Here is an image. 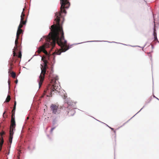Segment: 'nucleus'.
<instances>
[{
    "label": "nucleus",
    "mask_w": 159,
    "mask_h": 159,
    "mask_svg": "<svg viewBox=\"0 0 159 159\" xmlns=\"http://www.w3.org/2000/svg\"><path fill=\"white\" fill-rule=\"evenodd\" d=\"M153 35L154 38V40H158V39L157 38V33L156 32V30L155 28H154V32H153Z\"/></svg>",
    "instance_id": "nucleus-15"
},
{
    "label": "nucleus",
    "mask_w": 159,
    "mask_h": 159,
    "mask_svg": "<svg viewBox=\"0 0 159 159\" xmlns=\"http://www.w3.org/2000/svg\"><path fill=\"white\" fill-rule=\"evenodd\" d=\"M42 40V38H41V39H40V41H41Z\"/></svg>",
    "instance_id": "nucleus-30"
},
{
    "label": "nucleus",
    "mask_w": 159,
    "mask_h": 159,
    "mask_svg": "<svg viewBox=\"0 0 159 159\" xmlns=\"http://www.w3.org/2000/svg\"><path fill=\"white\" fill-rule=\"evenodd\" d=\"M16 101H15L14 106L13 108V110L12 111V115L11 117H15V111L16 108Z\"/></svg>",
    "instance_id": "nucleus-10"
},
{
    "label": "nucleus",
    "mask_w": 159,
    "mask_h": 159,
    "mask_svg": "<svg viewBox=\"0 0 159 159\" xmlns=\"http://www.w3.org/2000/svg\"><path fill=\"white\" fill-rule=\"evenodd\" d=\"M55 128V127H54V128H52L51 129V130H50V132L51 133H52L53 130Z\"/></svg>",
    "instance_id": "nucleus-24"
},
{
    "label": "nucleus",
    "mask_w": 159,
    "mask_h": 159,
    "mask_svg": "<svg viewBox=\"0 0 159 159\" xmlns=\"http://www.w3.org/2000/svg\"><path fill=\"white\" fill-rule=\"evenodd\" d=\"M23 30L22 29H18L16 37L19 38L20 35L23 33Z\"/></svg>",
    "instance_id": "nucleus-13"
},
{
    "label": "nucleus",
    "mask_w": 159,
    "mask_h": 159,
    "mask_svg": "<svg viewBox=\"0 0 159 159\" xmlns=\"http://www.w3.org/2000/svg\"><path fill=\"white\" fill-rule=\"evenodd\" d=\"M75 113V111L74 109H72L67 112V115L69 116H73Z\"/></svg>",
    "instance_id": "nucleus-9"
},
{
    "label": "nucleus",
    "mask_w": 159,
    "mask_h": 159,
    "mask_svg": "<svg viewBox=\"0 0 159 159\" xmlns=\"http://www.w3.org/2000/svg\"><path fill=\"white\" fill-rule=\"evenodd\" d=\"M19 39V38H17L16 37V38L15 41V45L18 46L17 44L18 43V39Z\"/></svg>",
    "instance_id": "nucleus-18"
},
{
    "label": "nucleus",
    "mask_w": 159,
    "mask_h": 159,
    "mask_svg": "<svg viewBox=\"0 0 159 159\" xmlns=\"http://www.w3.org/2000/svg\"><path fill=\"white\" fill-rule=\"evenodd\" d=\"M58 107V106L57 105L54 104H51L50 108L51 111H52L53 113L56 114L57 113H60L58 111L59 109Z\"/></svg>",
    "instance_id": "nucleus-6"
},
{
    "label": "nucleus",
    "mask_w": 159,
    "mask_h": 159,
    "mask_svg": "<svg viewBox=\"0 0 159 159\" xmlns=\"http://www.w3.org/2000/svg\"><path fill=\"white\" fill-rule=\"evenodd\" d=\"M49 36V34L47 36H45L44 37V38H45L46 41V43L45 44V45H43L41 46L40 47L38 50L37 51V52L38 54H39L41 52H43L45 54L46 56V57H45L44 56L43 57H42V60L43 61V62L44 64H47L48 63V61L46 60H44L43 58H44L45 59H46L47 58H49V55L48 54V52L45 50V47L46 48H48L50 46L52 47V49L53 48L55 47V45L56 44V42H57V40H56L55 44H54V45L53 46L52 45V44H49V42H51L52 41H50L48 40L47 39V38H48ZM49 59V58H48Z\"/></svg>",
    "instance_id": "nucleus-2"
},
{
    "label": "nucleus",
    "mask_w": 159,
    "mask_h": 159,
    "mask_svg": "<svg viewBox=\"0 0 159 159\" xmlns=\"http://www.w3.org/2000/svg\"><path fill=\"white\" fill-rule=\"evenodd\" d=\"M21 56H22V55H21V52L20 51L19 52V54H18V58H21Z\"/></svg>",
    "instance_id": "nucleus-20"
},
{
    "label": "nucleus",
    "mask_w": 159,
    "mask_h": 159,
    "mask_svg": "<svg viewBox=\"0 0 159 159\" xmlns=\"http://www.w3.org/2000/svg\"><path fill=\"white\" fill-rule=\"evenodd\" d=\"M5 134L4 131H2V132L0 133V152L2 150V146L4 143V139L3 138L2 135Z\"/></svg>",
    "instance_id": "nucleus-8"
},
{
    "label": "nucleus",
    "mask_w": 159,
    "mask_h": 159,
    "mask_svg": "<svg viewBox=\"0 0 159 159\" xmlns=\"http://www.w3.org/2000/svg\"><path fill=\"white\" fill-rule=\"evenodd\" d=\"M18 82V80H16L15 81V83H16V84H17Z\"/></svg>",
    "instance_id": "nucleus-26"
},
{
    "label": "nucleus",
    "mask_w": 159,
    "mask_h": 159,
    "mask_svg": "<svg viewBox=\"0 0 159 159\" xmlns=\"http://www.w3.org/2000/svg\"><path fill=\"white\" fill-rule=\"evenodd\" d=\"M11 77L14 78H15L16 76V74L15 72H12L11 73Z\"/></svg>",
    "instance_id": "nucleus-17"
},
{
    "label": "nucleus",
    "mask_w": 159,
    "mask_h": 159,
    "mask_svg": "<svg viewBox=\"0 0 159 159\" xmlns=\"http://www.w3.org/2000/svg\"><path fill=\"white\" fill-rule=\"evenodd\" d=\"M58 78L56 77L53 79L51 81L52 84H53L52 85H49V88L50 89V92H49V95H47L48 97H52L53 92H59L61 88L60 86L57 82V81H58Z\"/></svg>",
    "instance_id": "nucleus-3"
},
{
    "label": "nucleus",
    "mask_w": 159,
    "mask_h": 159,
    "mask_svg": "<svg viewBox=\"0 0 159 159\" xmlns=\"http://www.w3.org/2000/svg\"><path fill=\"white\" fill-rule=\"evenodd\" d=\"M60 7V11L59 12H57L56 17L55 19L56 24L51 26V32L49 34L48 38H47L48 41H52L51 42H49L50 44H52L54 46L55 44L56 40H57V44L61 47V49L57 52V55H60L61 52H64L69 49V47L67 44V41L65 39L64 32L62 27L60 24V17L61 14L62 12L64 13H66L65 9L68 8Z\"/></svg>",
    "instance_id": "nucleus-1"
},
{
    "label": "nucleus",
    "mask_w": 159,
    "mask_h": 159,
    "mask_svg": "<svg viewBox=\"0 0 159 159\" xmlns=\"http://www.w3.org/2000/svg\"><path fill=\"white\" fill-rule=\"evenodd\" d=\"M11 99V97L9 95H8L6 99L5 102H8L10 101Z\"/></svg>",
    "instance_id": "nucleus-16"
},
{
    "label": "nucleus",
    "mask_w": 159,
    "mask_h": 159,
    "mask_svg": "<svg viewBox=\"0 0 159 159\" xmlns=\"http://www.w3.org/2000/svg\"><path fill=\"white\" fill-rule=\"evenodd\" d=\"M8 83H9V84L10 82H9V81H8Z\"/></svg>",
    "instance_id": "nucleus-32"
},
{
    "label": "nucleus",
    "mask_w": 159,
    "mask_h": 159,
    "mask_svg": "<svg viewBox=\"0 0 159 159\" xmlns=\"http://www.w3.org/2000/svg\"><path fill=\"white\" fill-rule=\"evenodd\" d=\"M48 88L47 89L44 90V93H43V95L42 96V97H43V96L45 95V93H47L48 92Z\"/></svg>",
    "instance_id": "nucleus-19"
},
{
    "label": "nucleus",
    "mask_w": 159,
    "mask_h": 159,
    "mask_svg": "<svg viewBox=\"0 0 159 159\" xmlns=\"http://www.w3.org/2000/svg\"><path fill=\"white\" fill-rule=\"evenodd\" d=\"M116 142V137L115 138V142Z\"/></svg>",
    "instance_id": "nucleus-28"
},
{
    "label": "nucleus",
    "mask_w": 159,
    "mask_h": 159,
    "mask_svg": "<svg viewBox=\"0 0 159 159\" xmlns=\"http://www.w3.org/2000/svg\"><path fill=\"white\" fill-rule=\"evenodd\" d=\"M13 57H15L16 56H17L15 51H13Z\"/></svg>",
    "instance_id": "nucleus-22"
},
{
    "label": "nucleus",
    "mask_w": 159,
    "mask_h": 159,
    "mask_svg": "<svg viewBox=\"0 0 159 159\" xmlns=\"http://www.w3.org/2000/svg\"><path fill=\"white\" fill-rule=\"evenodd\" d=\"M26 21H20V24L18 26V29H21V28L23 27V25L26 24Z\"/></svg>",
    "instance_id": "nucleus-11"
},
{
    "label": "nucleus",
    "mask_w": 159,
    "mask_h": 159,
    "mask_svg": "<svg viewBox=\"0 0 159 159\" xmlns=\"http://www.w3.org/2000/svg\"><path fill=\"white\" fill-rule=\"evenodd\" d=\"M157 98L158 100H159V99H158V98Z\"/></svg>",
    "instance_id": "nucleus-33"
},
{
    "label": "nucleus",
    "mask_w": 159,
    "mask_h": 159,
    "mask_svg": "<svg viewBox=\"0 0 159 159\" xmlns=\"http://www.w3.org/2000/svg\"><path fill=\"white\" fill-rule=\"evenodd\" d=\"M114 132L115 133H116V131H115V130H114Z\"/></svg>",
    "instance_id": "nucleus-31"
},
{
    "label": "nucleus",
    "mask_w": 159,
    "mask_h": 159,
    "mask_svg": "<svg viewBox=\"0 0 159 159\" xmlns=\"http://www.w3.org/2000/svg\"><path fill=\"white\" fill-rule=\"evenodd\" d=\"M151 98H150L149 99V101L148 102H150V101H151Z\"/></svg>",
    "instance_id": "nucleus-25"
},
{
    "label": "nucleus",
    "mask_w": 159,
    "mask_h": 159,
    "mask_svg": "<svg viewBox=\"0 0 159 159\" xmlns=\"http://www.w3.org/2000/svg\"><path fill=\"white\" fill-rule=\"evenodd\" d=\"M42 66V68H41V72L40 74V75L39 76V79L38 80V81L39 82V88H40L41 86V85L42 84V83L43 82V81L44 80L45 75L46 72V69L45 68H44L43 67V66Z\"/></svg>",
    "instance_id": "nucleus-4"
},
{
    "label": "nucleus",
    "mask_w": 159,
    "mask_h": 159,
    "mask_svg": "<svg viewBox=\"0 0 159 159\" xmlns=\"http://www.w3.org/2000/svg\"><path fill=\"white\" fill-rule=\"evenodd\" d=\"M16 126L15 117H11L10 132H13V131Z\"/></svg>",
    "instance_id": "nucleus-7"
},
{
    "label": "nucleus",
    "mask_w": 159,
    "mask_h": 159,
    "mask_svg": "<svg viewBox=\"0 0 159 159\" xmlns=\"http://www.w3.org/2000/svg\"><path fill=\"white\" fill-rule=\"evenodd\" d=\"M14 134L13 132H10V136L9 137V141L11 143L13 138V135Z\"/></svg>",
    "instance_id": "nucleus-12"
},
{
    "label": "nucleus",
    "mask_w": 159,
    "mask_h": 159,
    "mask_svg": "<svg viewBox=\"0 0 159 159\" xmlns=\"http://www.w3.org/2000/svg\"><path fill=\"white\" fill-rule=\"evenodd\" d=\"M24 9H23V11L22 12L21 15L20 16L21 19L20 20L21 21H26V20H24V17L25 16V15L24 14Z\"/></svg>",
    "instance_id": "nucleus-14"
},
{
    "label": "nucleus",
    "mask_w": 159,
    "mask_h": 159,
    "mask_svg": "<svg viewBox=\"0 0 159 159\" xmlns=\"http://www.w3.org/2000/svg\"><path fill=\"white\" fill-rule=\"evenodd\" d=\"M12 65H13V64H12V63H11V66H12Z\"/></svg>",
    "instance_id": "nucleus-27"
},
{
    "label": "nucleus",
    "mask_w": 159,
    "mask_h": 159,
    "mask_svg": "<svg viewBox=\"0 0 159 159\" xmlns=\"http://www.w3.org/2000/svg\"><path fill=\"white\" fill-rule=\"evenodd\" d=\"M111 129L112 130H114V129L113 128H111Z\"/></svg>",
    "instance_id": "nucleus-29"
},
{
    "label": "nucleus",
    "mask_w": 159,
    "mask_h": 159,
    "mask_svg": "<svg viewBox=\"0 0 159 159\" xmlns=\"http://www.w3.org/2000/svg\"><path fill=\"white\" fill-rule=\"evenodd\" d=\"M17 48H18V46L15 45V46L14 47V51H15V50H18V49Z\"/></svg>",
    "instance_id": "nucleus-21"
},
{
    "label": "nucleus",
    "mask_w": 159,
    "mask_h": 159,
    "mask_svg": "<svg viewBox=\"0 0 159 159\" xmlns=\"http://www.w3.org/2000/svg\"><path fill=\"white\" fill-rule=\"evenodd\" d=\"M43 67L44 68H45L46 69L47 68V64H44V66H43Z\"/></svg>",
    "instance_id": "nucleus-23"
},
{
    "label": "nucleus",
    "mask_w": 159,
    "mask_h": 159,
    "mask_svg": "<svg viewBox=\"0 0 159 159\" xmlns=\"http://www.w3.org/2000/svg\"><path fill=\"white\" fill-rule=\"evenodd\" d=\"M69 0H60V4H61V8H69L70 6Z\"/></svg>",
    "instance_id": "nucleus-5"
}]
</instances>
